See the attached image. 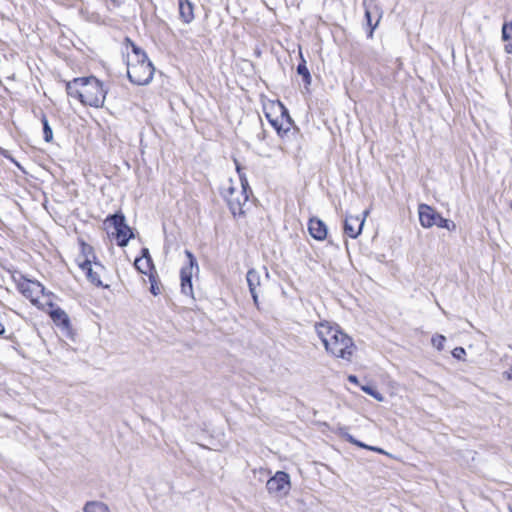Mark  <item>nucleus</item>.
Listing matches in <instances>:
<instances>
[{
    "instance_id": "1",
    "label": "nucleus",
    "mask_w": 512,
    "mask_h": 512,
    "mask_svg": "<svg viewBox=\"0 0 512 512\" xmlns=\"http://www.w3.org/2000/svg\"><path fill=\"white\" fill-rule=\"evenodd\" d=\"M66 91L83 105L95 108L103 106L107 94L103 83L95 76L74 78L66 84Z\"/></svg>"
},
{
    "instance_id": "2",
    "label": "nucleus",
    "mask_w": 512,
    "mask_h": 512,
    "mask_svg": "<svg viewBox=\"0 0 512 512\" xmlns=\"http://www.w3.org/2000/svg\"><path fill=\"white\" fill-rule=\"evenodd\" d=\"M236 169L237 172L239 173L241 189H237L230 183L228 188L223 189L222 196L226 200L231 213L234 216H241L244 215L245 213V206L247 205L249 200L248 193H251V189L249 187L247 178L245 177L244 174L241 173L240 166L237 162Z\"/></svg>"
},
{
    "instance_id": "3",
    "label": "nucleus",
    "mask_w": 512,
    "mask_h": 512,
    "mask_svg": "<svg viewBox=\"0 0 512 512\" xmlns=\"http://www.w3.org/2000/svg\"><path fill=\"white\" fill-rule=\"evenodd\" d=\"M155 68L149 59L127 60V76L131 83L135 85H147L153 79Z\"/></svg>"
},
{
    "instance_id": "4",
    "label": "nucleus",
    "mask_w": 512,
    "mask_h": 512,
    "mask_svg": "<svg viewBox=\"0 0 512 512\" xmlns=\"http://www.w3.org/2000/svg\"><path fill=\"white\" fill-rule=\"evenodd\" d=\"M418 213L419 221L424 228H431L436 225L448 231H454L456 229V224L452 220L443 218L434 208L427 204H420Z\"/></svg>"
},
{
    "instance_id": "5",
    "label": "nucleus",
    "mask_w": 512,
    "mask_h": 512,
    "mask_svg": "<svg viewBox=\"0 0 512 512\" xmlns=\"http://www.w3.org/2000/svg\"><path fill=\"white\" fill-rule=\"evenodd\" d=\"M185 255L188 259V263L180 270L181 292L193 298L192 276L193 269L196 268L198 270V263L191 251L185 250Z\"/></svg>"
},
{
    "instance_id": "6",
    "label": "nucleus",
    "mask_w": 512,
    "mask_h": 512,
    "mask_svg": "<svg viewBox=\"0 0 512 512\" xmlns=\"http://www.w3.org/2000/svg\"><path fill=\"white\" fill-rule=\"evenodd\" d=\"M266 487L271 494L287 495L290 490V476L286 472L278 471L267 481Z\"/></svg>"
},
{
    "instance_id": "7",
    "label": "nucleus",
    "mask_w": 512,
    "mask_h": 512,
    "mask_svg": "<svg viewBox=\"0 0 512 512\" xmlns=\"http://www.w3.org/2000/svg\"><path fill=\"white\" fill-rule=\"evenodd\" d=\"M278 108L280 111V116L275 117V119L271 120L272 127L277 131V133L282 136L290 131L293 121L288 113L287 108L279 102Z\"/></svg>"
},
{
    "instance_id": "8",
    "label": "nucleus",
    "mask_w": 512,
    "mask_h": 512,
    "mask_svg": "<svg viewBox=\"0 0 512 512\" xmlns=\"http://www.w3.org/2000/svg\"><path fill=\"white\" fill-rule=\"evenodd\" d=\"M353 346L352 338L344 333L341 328L339 333H333L332 341L328 344L327 352H347Z\"/></svg>"
},
{
    "instance_id": "9",
    "label": "nucleus",
    "mask_w": 512,
    "mask_h": 512,
    "mask_svg": "<svg viewBox=\"0 0 512 512\" xmlns=\"http://www.w3.org/2000/svg\"><path fill=\"white\" fill-rule=\"evenodd\" d=\"M368 215V211L364 212L363 218H360L359 216H352L348 215L345 218L344 221V233L349 236L350 238H357L362 231L365 217Z\"/></svg>"
},
{
    "instance_id": "10",
    "label": "nucleus",
    "mask_w": 512,
    "mask_h": 512,
    "mask_svg": "<svg viewBox=\"0 0 512 512\" xmlns=\"http://www.w3.org/2000/svg\"><path fill=\"white\" fill-rule=\"evenodd\" d=\"M339 325L333 324L328 321L320 322L315 324V330L319 339L322 341L325 349H327L328 344L332 341L333 333H339Z\"/></svg>"
},
{
    "instance_id": "11",
    "label": "nucleus",
    "mask_w": 512,
    "mask_h": 512,
    "mask_svg": "<svg viewBox=\"0 0 512 512\" xmlns=\"http://www.w3.org/2000/svg\"><path fill=\"white\" fill-rule=\"evenodd\" d=\"M21 293L31 302H36L39 294L44 293V286L38 281H25L19 286Z\"/></svg>"
},
{
    "instance_id": "12",
    "label": "nucleus",
    "mask_w": 512,
    "mask_h": 512,
    "mask_svg": "<svg viewBox=\"0 0 512 512\" xmlns=\"http://www.w3.org/2000/svg\"><path fill=\"white\" fill-rule=\"evenodd\" d=\"M308 231L315 240L323 241L327 237V226L319 218H311L308 223Z\"/></svg>"
},
{
    "instance_id": "13",
    "label": "nucleus",
    "mask_w": 512,
    "mask_h": 512,
    "mask_svg": "<svg viewBox=\"0 0 512 512\" xmlns=\"http://www.w3.org/2000/svg\"><path fill=\"white\" fill-rule=\"evenodd\" d=\"M50 307L52 309L50 310L49 315L54 324L65 330L70 329V319L68 314L60 307H54L52 303H50Z\"/></svg>"
},
{
    "instance_id": "14",
    "label": "nucleus",
    "mask_w": 512,
    "mask_h": 512,
    "mask_svg": "<svg viewBox=\"0 0 512 512\" xmlns=\"http://www.w3.org/2000/svg\"><path fill=\"white\" fill-rule=\"evenodd\" d=\"M247 284L249 287V291L251 293V296L253 298L254 304L258 307V292L257 288L261 284V278L258 271L255 269H250L247 272L246 275Z\"/></svg>"
},
{
    "instance_id": "15",
    "label": "nucleus",
    "mask_w": 512,
    "mask_h": 512,
    "mask_svg": "<svg viewBox=\"0 0 512 512\" xmlns=\"http://www.w3.org/2000/svg\"><path fill=\"white\" fill-rule=\"evenodd\" d=\"M80 269L85 273L87 279L97 287L102 286V281L98 272L92 268L91 260L85 259L79 263Z\"/></svg>"
},
{
    "instance_id": "16",
    "label": "nucleus",
    "mask_w": 512,
    "mask_h": 512,
    "mask_svg": "<svg viewBox=\"0 0 512 512\" xmlns=\"http://www.w3.org/2000/svg\"><path fill=\"white\" fill-rule=\"evenodd\" d=\"M180 18L184 23H190L194 19V6L189 0H178Z\"/></svg>"
},
{
    "instance_id": "17",
    "label": "nucleus",
    "mask_w": 512,
    "mask_h": 512,
    "mask_svg": "<svg viewBox=\"0 0 512 512\" xmlns=\"http://www.w3.org/2000/svg\"><path fill=\"white\" fill-rule=\"evenodd\" d=\"M112 235L115 236L117 240V244L120 247L127 246L129 240L134 236L132 229L125 224V228H120L117 231L113 232Z\"/></svg>"
},
{
    "instance_id": "18",
    "label": "nucleus",
    "mask_w": 512,
    "mask_h": 512,
    "mask_svg": "<svg viewBox=\"0 0 512 512\" xmlns=\"http://www.w3.org/2000/svg\"><path fill=\"white\" fill-rule=\"evenodd\" d=\"M501 38L504 42H507L504 46L505 52L512 54V21L503 24Z\"/></svg>"
},
{
    "instance_id": "19",
    "label": "nucleus",
    "mask_w": 512,
    "mask_h": 512,
    "mask_svg": "<svg viewBox=\"0 0 512 512\" xmlns=\"http://www.w3.org/2000/svg\"><path fill=\"white\" fill-rule=\"evenodd\" d=\"M134 266L142 274L149 275L150 273L156 272L152 258H147V260L136 258Z\"/></svg>"
},
{
    "instance_id": "20",
    "label": "nucleus",
    "mask_w": 512,
    "mask_h": 512,
    "mask_svg": "<svg viewBox=\"0 0 512 512\" xmlns=\"http://www.w3.org/2000/svg\"><path fill=\"white\" fill-rule=\"evenodd\" d=\"M83 512H111L108 505L100 501H89L83 507Z\"/></svg>"
},
{
    "instance_id": "21",
    "label": "nucleus",
    "mask_w": 512,
    "mask_h": 512,
    "mask_svg": "<svg viewBox=\"0 0 512 512\" xmlns=\"http://www.w3.org/2000/svg\"><path fill=\"white\" fill-rule=\"evenodd\" d=\"M106 222L110 223V225L113 226L115 231H117L121 227L125 228L126 219H125L124 214L119 212V213H115L113 215L108 216L107 219H106Z\"/></svg>"
},
{
    "instance_id": "22",
    "label": "nucleus",
    "mask_w": 512,
    "mask_h": 512,
    "mask_svg": "<svg viewBox=\"0 0 512 512\" xmlns=\"http://www.w3.org/2000/svg\"><path fill=\"white\" fill-rule=\"evenodd\" d=\"M126 43L132 49L133 57H130V60H145L148 59L147 54L144 50L138 47L130 38H126Z\"/></svg>"
},
{
    "instance_id": "23",
    "label": "nucleus",
    "mask_w": 512,
    "mask_h": 512,
    "mask_svg": "<svg viewBox=\"0 0 512 512\" xmlns=\"http://www.w3.org/2000/svg\"><path fill=\"white\" fill-rule=\"evenodd\" d=\"M302 62L298 64L297 66V73L302 76L303 82L306 86L311 84L312 78L311 74L306 66V61L301 56Z\"/></svg>"
},
{
    "instance_id": "24",
    "label": "nucleus",
    "mask_w": 512,
    "mask_h": 512,
    "mask_svg": "<svg viewBox=\"0 0 512 512\" xmlns=\"http://www.w3.org/2000/svg\"><path fill=\"white\" fill-rule=\"evenodd\" d=\"M41 122L43 125L44 140L46 142H51L53 139V131H52V128L50 127L48 119L44 113H42Z\"/></svg>"
},
{
    "instance_id": "25",
    "label": "nucleus",
    "mask_w": 512,
    "mask_h": 512,
    "mask_svg": "<svg viewBox=\"0 0 512 512\" xmlns=\"http://www.w3.org/2000/svg\"><path fill=\"white\" fill-rule=\"evenodd\" d=\"M148 277H149V281H150V284H151L150 292L153 295L157 296L158 294H160L161 291H160V287H159L158 282H157V274H156V272L150 273L148 275Z\"/></svg>"
},
{
    "instance_id": "26",
    "label": "nucleus",
    "mask_w": 512,
    "mask_h": 512,
    "mask_svg": "<svg viewBox=\"0 0 512 512\" xmlns=\"http://www.w3.org/2000/svg\"><path fill=\"white\" fill-rule=\"evenodd\" d=\"M361 390L367 393L368 395L372 396L374 399H376L379 402L384 401V397L381 393H379L377 390L372 388L371 386L362 385Z\"/></svg>"
},
{
    "instance_id": "27",
    "label": "nucleus",
    "mask_w": 512,
    "mask_h": 512,
    "mask_svg": "<svg viewBox=\"0 0 512 512\" xmlns=\"http://www.w3.org/2000/svg\"><path fill=\"white\" fill-rule=\"evenodd\" d=\"M445 341L446 337L441 334H436L431 338V343L437 350H442L444 348Z\"/></svg>"
},
{
    "instance_id": "28",
    "label": "nucleus",
    "mask_w": 512,
    "mask_h": 512,
    "mask_svg": "<svg viewBox=\"0 0 512 512\" xmlns=\"http://www.w3.org/2000/svg\"><path fill=\"white\" fill-rule=\"evenodd\" d=\"M341 435L348 441L350 442L351 444L353 445H356L360 448H363L365 449V447H367V444L361 442V441H358L357 439H355L351 434L347 433V432H341Z\"/></svg>"
},
{
    "instance_id": "29",
    "label": "nucleus",
    "mask_w": 512,
    "mask_h": 512,
    "mask_svg": "<svg viewBox=\"0 0 512 512\" xmlns=\"http://www.w3.org/2000/svg\"><path fill=\"white\" fill-rule=\"evenodd\" d=\"M365 449L370 450V451H374V452H377V453H380V454H384V455L390 456V454L388 452H386L382 448H379V447H376V446L367 445V447H365Z\"/></svg>"
},
{
    "instance_id": "30",
    "label": "nucleus",
    "mask_w": 512,
    "mask_h": 512,
    "mask_svg": "<svg viewBox=\"0 0 512 512\" xmlns=\"http://www.w3.org/2000/svg\"><path fill=\"white\" fill-rule=\"evenodd\" d=\"M365 449L370 450V451H374V452H377V453H380V454H384V455L390 456V454L388 452H386L382 448H379V447H376V446L367 445V447H365Z\"/></svg>"
},
{
    "instance_id": "31",
    "label": "nucleus",
    "mask_w": 512,
    "mask_h": 512,
    "mask_svg": "<svg viewBox=\"0 0 512 512\" xmlns=\"http://www.w3.org/2000/svg\"><path fill=\"white\" fill-rule=\"evenodd\" d=\"M140 258H142L143 260H147V258H151L148 248H142Z\"/></svg>"
},
{
    "instance_id": "32",
    "label": "nucleus",
    "mask_w": 512,
    "mask_h": 512,
    "mask_svg": "<svg viewBox=\"0 0 512 512\" xmlns=\"http://www.w3.org/2000/svg\"><path fill=\"white\" fill-rule=\"evenodd\" d=\"M504 376H505L508 380H512V366L509 368V370H507L506 372H504Z\"/></svg>"
},
{
    "instance_id": "33",
    "label": "nucleus",
    "mask_w": 512,
    "mask_h": 512,
    "mask_svg": "<svg viewBox=\"0 0 512 512\" xmlns=\"http://www.w3.org/2000/svg\"><path fill=\"white\" fill-rule=\"evenodd\" d=\"M348 380H349L351 383L358 384V378H357L355 375H349V376H348Z\"/></svg>"
},
{
    "instance_id": "34",
    "label": "nucleus",
    "mask_w": 512,
    "mask_h": 512,
    "mask_svg": "<svg viewBox=\"0 0 512 512\" xmlns=\"http://www.w3.org/2000/svg\"><path fill=\"white\" fill-rule=\"evenodd\" d=\"M450 352H458V353H461V352H466L465 349L463 347H454Z\"/></svg>"
},
{
    "instance_id": "35",
    "label": "nucleus",
    "mask_w": 512,
    "mask_h": 512,
    "mask_svg": "<svg viewBox=\"0 0 512 512\" xmlns=\"http://www.w3.org/2000/svg\"><path fill=\"white\" fill-rule=\"evenodd\" d=\"M0 154L3 155L4 157L8 158V151L3 149V148H0Z\"/></svg>"
},
{
    "instance_id": "36",
    "label": "nucleus",
    "mask_w": 512,
    "mask_h": 512,
    "mask_svg": "<svg viewBox=\"0 0 512 512\" xmlns=\"http://www.w3.org/2000/svg\"><path fill=\"white\" fill-rule=\"evenodd\" d=\"M365 16H366V18L368 20V23L370 24V22H371V14H370V12L368 10H366Z\"/></svg>"
},
{
    "instance_id": "37",
    "label": "nucleus",
    "mask_w": 512,
    "mask_h": 512,
    "mask_svg": "<svg viewBox=\"0 0 512 512\" xmlns=\"http://www.w3.org/2000/svg\"><path fill=\"white\" fill-rule=\"evenodd\" d=\"M87 250L92 251V247L89 245L83 244V251L86 252Z\"/></svg>"
},
{
    "instance_id": "38",
    "label": "nucleus",
    "mask_w": 512,
    "mask_h": 512,
    "mask_svg": "<svg viewBox=\"0 0 512 512\" xmlns=\"http://www.w3.org/2000/svg\"><path fill=\"white\" fill-rule=\"evenodd\" d=\"M266 117L269 121V123L271 124V120H273L274 118L272 117L271 113H266Z\"/></svg>"
},
{
    "instance_id": "39",
    "label": "nucleus",
    "mask_w": 512,
    "mask_h": 512,
    "mask_svg": "<svg viewBox=\"0 0 512 512\" xmlns=\"http://www.w3.org/2000/svg\"><path fill=\"white\" fill-rule=\"evenodd\" d=\"M452 355L454 356V358H456V359H458V360H461V359H462L461 354L453 353Z\"/></svg>"
},
{
    "instance_id": "40",
    "label": "nucleus",
    "mask_w": 512,
    "mask_h": 512,
    "mask_svg": "<svg viewBox=\"0 0 512 512\" xmlns=\"http://www.w3.org/2000/svg\"><path fill=\"white\" fill-rule=\"evenodd\" d=\"M94 264H95V266H99V267H101V268H102V265H101L100 263H98V262H94Z\"/></svg>"
},
{
    "instance_id": "41",
    "label": "nucleus",
    "mask_w": 512,
    "mask_h": 512,
    "mask_svg": "<svg viewBox=\"0 0 512 512\" xmlns=\"http://www.w3.org/2000/svg\"><path fill=\"white\" fill-rule=\"evenodd\" d=\"M511 512H512V510H511Z\"/></svg>"
}]
</instances>
